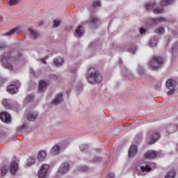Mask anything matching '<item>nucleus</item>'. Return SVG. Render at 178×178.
I'll return each mask as SVG.
<instances>
[{
    "instance_id": "f257e3e1",
    "label": "nucleus",
    "mask_w": 178,
    "mask_h": 178,
    "mask_svg": "<svg viewBox=\"0 0 178 178\" xmlns=\"http://www.w3.org/2000/svg\"><path fill=\"white\" fill-rule=\"evenodd\" d=\"M87 81L90 84H97L102 81V76L94 67L89 69L88 75L86 76Z\"/></svg>"
},
{
    "instance_id": "f03ea898",
    "label": "nucleus",
    "mask_w": 178,
    "mask_h": 178,
    "mask_svg": "<svg viewBox=\"0 0 178 178\" xmlns=\"http://www.w3.org/2000/svg\"><path fill=\"white\" fill-rule=\"evenodd\" d=\"M163 65V60L159 56H152L148 63V66L152 70H158Z\"/></svg>"
},
{
    "instance_id": "7ed1b4c3",
    "label": "nucleus",
    "mask_w": 178,
    "mask_h": 178,
    "mask_svg": "<svg viewBox=\"0 0 178 178\" xmlns=\"http://www.w3.org/2000/svg\"><path fill=\"white\" fill-rule=\"evenodd\" d=\"M160 137L161 136L157 131H150L147 134V138L148 144H155V143L159 140Z\"/></svg>"
},
{
    "instance_id": "20e7f679",
    "label": "nucleus",
    "mask_w": 178,
    "mask_h": 178,
    "mask_svg": "<svg viewBox=\"0 0 178 178\" xmlns=\"http://www.w3.org/2000/svg\"><path fill=\"white\" fill-rule=\"evenodd\" d=\"M87 24L91 29H97L99 24H101V21L95 15H90L89 19L86 22Z\"/></svg>"
},
{
    "instance_id": "39448f33",
    "label": "nucleus",
    "mask_w": 178,
    "mask_h": 178,
    "mask_svg": "<svg viewBox=\"0 0 178 178\" xmlns=\"http://www.w3.org/2000/svg\"><path fill=\"white\" fill-rule=\"evenodd\" d=\"M48 170H49V165L48 164H43L40 167L38 173V178H48Z\"/></svg>"
},
{
    "instance_id": "423d86ee",
    "label": "nucleus",
    "mask_w": 178,
    "mask_h": 178,
    "mask_svg": "<svg viewBox=\"0 0 178 178\" xmlns=\"http://www.w3.org/2000/svg\"><path fill=\"white\" fill-rule=\"evenodd\" d=\"M165 86L168 90H170L167 92V95L170 97V95H173V92H175V88H176V81L173 79H169L166 81Z\"/></svg>"
},
{
    "instance_id": "0eeeda50",
    "label": "nucleus",
    "mask_w": 178,
    "mask_h": 178,
    "mask_svg": "<svg viewBox=\"0 0 178 178\" xmlns=\"http://www.w3.org/2000/svg\"><path fill=\"white\" fill-rule=\"evenodd\" d=\"M10 60V54H6L1 58V63L6 67V69H10L13 70L12 65L9 63Z\"/></svg>"
},
{
    "instance_id": "6e6552de",
    "label": "nucleus",
    "mask_w": 178,
    "mask_h": 178,
    "mask_svg": "<svg viewBox=\"0 0 178 178\" xmlns=\"http://www.w3.org/2000/svg\"><path fill=\"white\" fill-rule=\"evenodd\" d=\"M163 22H166V19L163 17H159L156 19H150L148 20L146 27H151V26H153V24H158V23H162Z\"/></svg>"
},
{
    "instance_id": "1a4fd4ad",
    "label": "nucleus",
    "mask_w": 178,
    "mask_h": 178,
    "mask_svg": "<svg viewBox=\"0 0 178 178\" xmlns=\"http://www.w3.org/2000/svg\"><path fill=\"white\" fill-rule=\"evenodd\" d=\"M70 168V165H69V163H63L59 167L58 172L60 173V175H65V173H67V172H69Z\"/></svg>"
},
{
    "instance_id": "9d476101",
    "label": "nucleus",
    "mask_w": 178,
    "mask_h": 178,
    "mask_svg": "<svg viewBox=\"0 0 178 178\" xmlns=\"http://www.w3.org/2000/svg\"><path fill=\"white\" fill-rule=\"evenodd\" d=\"M0 119L4 123H10V120H12L10 115L6 112H1L0 113Z\"/></svg>"
},
{
    "instance_id": "9b49d317",
    "label": "nucleus",
    "mask_w": 178,
    "mask_h": 178,
    "mask_svg": "<svg viewBox=\"0 0 178 178\" xmlns=\"http://www.w3.org/2000/svg\"><path fill=\"white\" fill-rule=\"evenodd\" d=\"M159 155V152H155L153 150H150L145 154V159H154V158H156Z\"/></svg>"
},
{
    "instance_id": "f8f14e48",
    "label": "nucleus",
    "mask_w": 178,
    "mask_h": 178,
    "mask_svg": "<svg viewBox=\"0 0 178 178\" xmlns=\"http://www.w3.org/2000/svg\"><path fill=\"white\" fill-rule=\"evenodd\" d=\"M138 149H137V146L136 145H133L130 147L128 152V155L129 158H134L136 155H137Z\"/></svg>"
},
{
    "instance_id": "ddd939ff",
    "label": "nucleus",
    "mask_w": 178,
    "mask_h": 178,
    "mask_svg": "<svg viewBox=\"0 0 178 178\" xmlns=\"http://www.w3.org/2000/svg\"><path fill=\"white\" fill-rule=\"evenodd\" d=\"M22 31L20 27H15V29H11L10 31L6 33L4 35L7 37H12V35H15V34H19Z\"/></svg>"
},
{
    "instance_id": "4468645a",
    "label": "nucleus",
    "mask_w": 178,
    "mask_h": 178,
    "mask_svg": "<svg viewBox=\"0 0 178 178\" xmlns=\"http://www.w3.org/2000/svg\"><path fill=\"white\" fill-rule=\"evenodd\" d=\"M29 33L31 37L33 38V40H37V38H40V33L38 31L33 28H29Z\"/></svg>"
},
{
    "instance_id": "2eb2a0df",
    "label": "nucleus",
    "mask_w": 178,
    "mask_h": 178,
    "mask_svg": "<svg viewBox=\"0 0 178 178\" xmlns=\"http://www.w3.org/2000/svg\"><path fill=\"white\" fill-rule=\"evenodd\" d=\"M63 102V95L62 93H59L57 95L54 100L53 101L54 105L58 106L60 105V104H62Z\"/></svg>"
},
{
    "instance_id": "dca6fc26",
    "label": "nucleus",
    "mask_w": 178,
    "mask_h": 178,
    "mask_svg": "<svg viewBox=\"0 0 178 178\" xmlns=\"http://www.w3.org/2000/svg\"><path fill=\"white\" fill-rule=\"evenodd\" d=\"M19 169V165L16 161H12L10 164V172L13 175H16V172H17V170Z\"/></svg>"
},
{
    "instance_id": "f3484780",
    "label": "nucleus",
    "mask_w": 178,
    "mask_h": 178,
    "mask_svg": "<svg viewBox=\"0 0 178 178\" xmlns=\"http://www.w3.org/2000/svg\"><path fill=\"white\" fill-rule=\"evenodd\" d=\"M38 116V113L30 112L26 115L27 120H29V122H34V120L37 119Z\"/></svg>"
},
{
    "instance_id": "a211bd4d",
    "label": "nucleus",
    "mask_w": 178,
    "mask_h": 178,
    "mask_svg": "<svg viewBox=\"0 0 178 178\" xmlns=\"http://www.w3.org/2000/svg\"><path fill=\"white\" fill-rule=\"evenodd\" d=\"M7 91L10 94H17L19 91V88L16 85H10L7 87Z\"/></svg>"
},
{
    "instance_id": "6ab92c4d",
    "label": "nucleus",
    "mask_w": 178,
    "mask_h": 178,
    "mask_svg": "<svg viewBox=\"0 0 178 178\" xmlns=\"http://www.w3.org/2000/svg\"><path fill=\"white\" fill-rule=\"evenodd\" d=\"M177 130V127L175 124H169L167 126L166 131L168 134H173Z\"/></svg>"
},
{
    "instance_id": "aec40b11",
    "label": "nucleus",
    "mask_w": 178,
    "mask_h": 178,
    "mask_svg": "<svg viewBox=\"0 0 178 178\" xmlns=\"http://www.w3.org/2000/svg\"><path fill=\"white\" fill-rule=\"evenodd\" d=\"M84 34V27L82 26H79L75 30V35L76 37H83Z\"/></svg>"
},
{
    "instance_id": "412c9836",
    "label": "nucleus",
    "mask_w": 178,
    "mask_h": 178,
    "mask_svg": "<svg viewBox=\"0 0 178 178\" xmlns=\"http://www.w3.org/2000/svg\"><path fill=\"white\" fill-rule=\"evenodd\" d=\"M59 152H60V146L58 145L54 146L50 150V154L51 155H53V156L58 155Z\"/></svg>"
},
{
    "instance_id": "4be33fe9",
    "label": "nucleus",
    "mask_w": 178,
    "mask_h": 178,
    "mask_svg": "<svg viewBox=\"0 0 178 178\" xmlns=\"http://www.w3.org/2000/svg\"><path fill=\"white\" fill-rule=\"evenodd\" d=\"M47 82L44 81H40L38 85V87H39L38 92H42V91H44L45 88H47Z\"/></svg>"
},
{
    "instance_id": "5701e85b",
    "label": "nucleus",
    "mask_w": 178,
    "mask_h": 178,
    "mask_svg": "<svg viewBox=\"0 0 178 178\" xmlns=\"http://www.w3.org/2000/svg\"><path fill=\"white\" fill-rule=\"evenodd\" d=\"M47 156V152L44 150H41L38 154V161H44Z\"/></svg>"
},
{
    "instance_id": "b1692460",
    "label": "nucleus",
    "mask_w": 178,
    "mask_h": 178,
    "mask_svg": "<svg viewBox=\"0 0 178 178\" xmlns=\"http://www.w3.org/2000/svg\"><path fill=\"white\" fill-rule=\"evenodd\" d=\"M55 66L59 67L63 65V58L62 57H58L54 60Z\"/></svg>"
},
{
    "instance_id": "393cba45",
    "label": "nucleus",
    "mask_w": 178,
    "mask_h": 178,
    "mask_svg": "<svg viewBox=\"0 0 178 178\" xmlns=\"http://www.w3.org/2000/svg\"><path fill=\"white\" fill-rule=\"evenodd\" d=\"M155 5H156V4L155 3L154 1H151V2L146 3L145 5V8L146 10H151V9H154V8H155Z\"/></svg>"
},
{
    "instance_id": "a878e982",
    "label": "nucleus",
    "mask_w": 178,
    "mask_h": 178,
    "mask_svg": "<svg viewBox=\"0 0 178 178\" xmlns=\"http://www.w3.org/2000/svg\"><path fill=\"white\" fill-rule=\"evenodd\" d=\"M149 45L152 47H156L158 45V37L152 38L149 40Z\"/></svg>"
},
{
    "instance_id": "bb28decb",
    "label": "nucleus",
    "mask_w": 178,
    "mask_h": 178,
    "mask_svg": "<svg viewBox=\"0 0 178 178\" xmlns=\"http://www.w3.org/2000/svg\"><path fill=\"white\" fill-rule=\"evenodd\" d=\"M175 2V0H161L160 2L161 6H168V5H172Z\"/></svg>"
},
{
    "instance_id": "cd10ccee",
    "label": "nucleus",
    "mask_w": 178,
    "mask_h": 178,
    "mask_svg": "<svg viewBox=\"0 0 178 178\" xmlns=\"http://www.w3.org/2000/svg\"><path fill=\"white\" fill-rule=\"evenodd\" d=\"M2 104L4 106V108H6V109H12V108H13V106L9 104V102H8V99H3L2 100Z\"/></svg>"
},
{
    "instance_id": "c85d7f7f",
    "label": "nucleus",
    "mask_w": 178,
    "mask_h": 178,
    "mask_svg": "<svg viewBox=\"0 0 178 178\" xmlns=\"http://www.w3.org/2000/svg\"><path fill=\"white\" fill-rule=\"evenodd\" d=\"M8 169H9V167H8V166H6V165H3V166L1 168V176H2V177H3L5 176V175H6V173H8Z\"/></svg>"
},
{
    "instance_id": "c756f323",
    "label": "nucleus",
    "mask_w": 178,
    "mask_h": 178,
    "mask_svg": "<svg viewBox=\"0 0 178 178\" xmlns=\"http://www.w3.org/2000/svg\"><path fill=\"white\" fill-rule=\"evenodd\" d=\"M35 163V158L31 157L28 159L26 163V166H31V165H34Z\"/></svg>"
},
{
    "instance_id": "7c9ffc66",
    "label": "nucleus",
    "mask_w": 178,
    "mask_h": 178,
    "mask_svg": "<svg viewBox=\"0 0 178 178\" xmlns=\"http://www.w3.org/2000/svg\"><path fill=\"white\" fill-rule=\"evenodd\" d=\"M176 176V172H175V170H171L170 171L166 176L165 177V178H175Z\"/></svg>"
},
{
    "instance_id": "2f4dec72",
    "label": "nucleus",
    "mask_w": 178,
    "mask_h": 178,
    "mask_svg": "<svg viewBox=\"0 0 178 178\" xmlns=\"http://www.w3.org/2000/svg\"><path fill=\"white\" fill-rule=\"evenodd\" d=\"M138 73L140 74V76H144L145 74V70H144V67L143 66L139 65L138 67Z\"/></svg>"
},
{
    "instance_id": "473e14b6",
    "label": "nucleus",
    "mask_w": 178,
    "mask_h": 178,
    "mask_svg": "<svg viewBox=\"0 0 178 178\" xmlns=\"http://www.w3.org/2000/svg\"><path fill=\"white\" fill-rule=\"evenodd\" d=\"M101 161H102V157L100 156H95L93 158V159L92 161H90V162L92 163H99V162H101Z\"/></svg>"
},
{
    "instance_id": "72a5a7b5",
    "label": "nucleus",
    "mask_w": 178,
    "mask_h": 178,
    "mask_svg": "<svg viewBox=\"0 0 178 178\" xmlns=\"http://www.w3.org/2000/svg\"><path fill=\"white\" fill-rule=\"evenodd\" d=\"M19 3V0H9L8 5L9 6H15Z\"/></svg>"
},
{
    "instance_id": "f704fd0d",
    "label": "nucleus",
    "mask_w": 178,
    "mask_h": 178,
    "mask_svg": "<svg viewBox=\"0 0 178 178\" xmlns=\"http://www.w3.org/2000/svg\"><path fill=\"white\" fill-rule=\"evenodd\" d=\"M140 170L141 172H149L151 171V168L148 165L144 167V166H141L140 167Z\"/></svg>"
},
{
    "instance_id": "c9c22d12",
    "label": "nucleus",
    "mask_w": 178,
    "mask_h": 178,
    "mask_svg": "<svg viewBox=\"0 0 178 178\" xmlns=\"http://www.w3.org/2000/svg\"><path fill=\"white\" fill-rule=\"evenodd\" d=\"M80 172H88L90 170V168L86 165H83L79 167Z\"/></svg>"
},
{
    "instance_id": "e433bc0d",
    "label": "nucleus",
    "mask_w": 178,
    "mask_h": 178,
    "mask_svg": "<svg viewBox=\"0 0 178 178\" xmlns=\"http://www.w3.org/2000/svg\"><path fill=\"white\" fill-rule=\"evenodd\" d=\"M156 34H163L165 33V29L163 27H160L156 30Z\"/></svg>"
},
{
    "instance_id": "4c0bfd02",
    "label": "nucleus",
    "mask_w": 178,
    "mask_h": 178,
    "mask_svg": "<svg viewBox=\"0 0 178 178\" xmlns=\"http://www.w3.org/2000/svg\"><path fill=\"white\" fill-rule=\"evenodd\" d=\"M60 26V20L55 19L54 21L53 26L56 29V27H59Z\"/></svg>"
},
{
    "instance_id": "58836bf2",
    "label": "nucleus",
    "mask_w": 178,
    "mask_h": 178,
    "mask_svg": "<svg viewBox=\"0 0 178 178\" xmlns=\"http://www.w3.org/2000/svg\"><path fill=\"white\" fill-rule=\"evenodd\" d=\"M99 6H101V1H99L98 0L93 1V3H92L93 8H97V7H99Z\"/></svg>"
},
{
    "instance_id": "ea45409f",
    "label": "nucleus",
    "mask_w": 178,
    "mask_h": 178,
    "mask_svg": "<svg viewBox=\"0 0 178 178\" xmlns=\"http://www.w3.org/2000/svg\"><path fill=\"white\" fill-rule=\"evenodd\" d=\"M172 51L173 54H177L178 53V42L174 45V47L172 48Z\"/></svg>"
},
{
    "instance_id": "a19ab883",
    "label": "nucleus",
    "mask_w": 178,
    "mask_h": 178,
    "mask_svg": "<svg viewBox=\"0 0 178 178\" xmlns=\"http://www.w3.org/2000/svg\"><path fill=\"white\" fill-rule=\"evenodd\" d=\"M88 149V145L83 144L80 146V150L82 152H84L86 150Z\"/></svg>"
},
{
    "instance_id": "79ce46f5",
    "label": "nucleus",
    "mask_w": 178,
    "mask_h": 178,
    "mask_svg": "<svg viewBox=\"0 0 178 178\" xmlns=\"http://www.w3.org/2000/svg\"><path fill=\"white\" fill-rule=\"evenodd\" d=\"M162 12H163V8H155L154 10V13H162Z\"/></svg>"
},
{
    "instance_id": "37998d69",
    "label": "nucleus",
    "mask_w": 178,
    "mask_h": 178,
    "mask_svg": "<svg viewBox=\"0 0 178 178\" xmlns=\"http://www.w3.org/2000/svg\"><path fill=\"white\" fill-rule=\"evenodd\" d=\"M27 101L28 102H31L32 101H34V95H30L27 97Z\"/></svg>"
},
{
    "instance_id": "c03bdc74",
    "label": "nucleus",
    "mask_w": 178,
    "mask_h": 178,
    "mask_svg": "<svg viewBox=\"0 0 178 178\" xmlns=\"http://www.w3.org/2000/svg\"><path fill=\"white\" fill-rule=\"evenodd\" d=\"M26 129H27V125L26 124H23L22 126L17 129V131H20L21 130H24Z\"/></svg>"
},
{
    "instance_id": "a18cd8bd",
    "label": "nucleus",
    "mask_w": 178,
    "mask_h": 178,
    "mask_svg": "<svg viewBox=\"0 0 178 178\" xmlns=\"http://www.w3.org/2000/svg\"><path fill=\"white\" fill-rule=\"evenodd\" d=\"M6 48V44L2 43L0 44V51H3Z\"/></svg>"
},
{
    "instance_id": "49530a36",
    "label": "nucleus",
    "mask_w": 178,
    "mask_h": 178,
    "mask_svg": "<svg viewBox=\"0 0 178 178\" xmlns=\"http://www.w3.org/2000/svg\"><path fill=\"white\" fill-rule=\"evenodd\" d=\"M146 31H147L145 30V29L141 28L140 31V34H145Z\"/></svg>"
},
{
    "instance_id": "de8ad7c7",
    "label": "nucleus",
    "mask_w": 178,
    "mask_h": 178,
    "mask_svg": "<svg viewBox=\"0 0 178 178\" xmlns=\"http://www.w3.org/2000/svg\"><path fill=\"white\" fill-rule=\"evenodd\" d=\"M51 79L52 80H57L58 79V76L55 74L51 75Z\"/></svg>"
},
{
    "instance_id": "09e8293b",
    "label": "nucleus",
    "mask_w": 178,
    "mask_h": 178,
    "mask_svg": "<svg viewBox=\"0 0 178 178\" xmlns=\"http://www.w3.org/2000/svg\"><path fill=\"white\" fill-rule=\"evenodd\" d=\"M108 178H115V175L113 173H109Z\"/></svg>"
},
{
    "instance_id": "8fccbe9b",
    "label": "nucleus",
    "mask_w": 178,
    "mask_h": 178,
    "mask_svg": "<svg viewBox=\"0 0 178 178\" xmlns=\"http://www.w3.org/2000/svg\"><path fill=\"white\" fill-rule=\"evenodd\" d=\"M47 58H41L40 60L42 63H44V65H47V61H45Z\"/></svg>"
},
{
    "instance_id": "3c124183",
    "label": "nucleus",
    "mask_w": 178,
    "mask_h": 178,
    "mask_svg": "<svg viewBox=\"0 0 178 178\" xmlns=\"http://www.w3.org/2000/svg\"><path fill=\"white\" fill-rule=\"evenodd\" d=\"M2 84H3V79L0 77V86H2Z\"/></svg>"
},
{
    "instance_id": "603ef678",
    "label": "nucleus",
    "mask_w": 178,
    "mask_h": 178,
    "mask_svg": "<svg viewBox=\"0 0 178 178\" xmlns=\"http://www.w3.org/2000/svg\"><path fill=\"white\" fill-rule=\"evenodd\" d=\"M95 151H96V152H101L102 149H96Z\"/></svg>"
},
{
    "instance_id": "864d4df0",
    "label": "nucleus",
    "mask_w": 178,
    "mask_h": 178,
    "mask_svg": "<svg viewBox=\"0 0 178 178\" xmlns=\"http://www.w3.org/2000/svg\"><path fill=\"white\" fill-rule=\"evenodd\" d=\"M76 68H74L72 70V73H76Z\"/></svg>"
},
{
    "instance_id": "5fc2aeb1",
    "label": "nucleus",
    "mask_w": 178,
    "mask_h": 178,
    "mask_svg": "<svg viewBox=\"0 0 178 178\" xmlns=\"http://www.w3.org/2000/svg\"><path fill=\"white\" fill-rule=\"evenodd\" d=\"M119 63H122V59L119 60Z\"/></svg>"
},
{
    "instance_id": "6e6d98bb",
    "label": "nucleus",
    "mask_w": 178,
    "mask_h": 178,
    "mask_svg": "<svg viewBox=\"0 0 178 178\" xmlns=\"http://www.w3.org/2000/svg\"><path fill=\"white\" fill-rule=\"evenodd\" d=\"M67 94H70V91H67Z\"/></svg>"
},
{
    "instance_id": "4d7b16f0",
    "label": "nucleus",
    "mask_w": 178,
    "mask_h": 178,
    "mask_svg": "<svg viewBox=\"0 0 178 178\" xmlns=\"http://www.w3.org/2000/svg\"><path fill=\"white\" fill-rule=\"evenodd\" d=\"M81 90H83V87H81Z\"/></svg>"
},
{
    "instance_id": "13d9d810",
    "label": "nucleus",
    "mask_w": 178,
    "mask_h": 178,
    "mask_svg": "<svg viewBox=\"0 0 178 178\" xmlns=\"http://www.w3.org/2000/svg\"><path fill=\"white\" fill-rule=\"evenodd\" d=\"M133 54H134V51H133Z\"/></svg>"
}]
</instances>
